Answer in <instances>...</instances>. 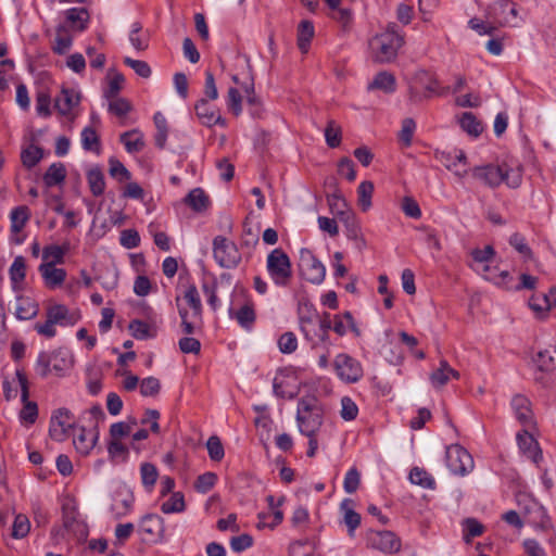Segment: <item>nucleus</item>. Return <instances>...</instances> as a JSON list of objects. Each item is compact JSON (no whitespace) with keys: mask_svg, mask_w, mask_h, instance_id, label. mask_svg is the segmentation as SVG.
I'll list each match as a JSON object with an SVG mask.
<instances>
[{"mask_svg":"<svg viewBox=\"0 0 556 556\" xmlns=\"http://www.w3.org/2000/svg\"><path fill=\"white\" fill-rule=\"evenodd\" d=\"M471 176L489 188H496L505 182L509 188H518L522 181V173L519 167L509 168L506 164H486L471 168Z\"/></svg>","mask_w":556,"mask_h":556,"instance_id":"nucleus-1","label":"nucleus"},{"mask_svg":"<svg viewBox=\"0 0 556 556\" xmlns=\"http://www.w3.org/2000/svg\"><path fill=\"white\" fill-rule=\"evenodd\" d=\"M403 43L404 39L399 33L397 25L394 23L388 25L383 33L376 35L370 41L375 61L378 63L392 62Z\"/></svg>","mask_w":556,"mask_h":556,"instance_id":"nucleus-2","label":"nucleus"},{"mask_svg":"<svg viewBox=\"0 0 556 556\" xmlns=\"http://www.w3.org/2000/svg\"><path fill=\"white\" fill-rule=\"evenodd\" d=\"M296 424L303 435L319 433L324 422V412L314 397H303L298 403Z\"/></svg>","mask_w":556,"mask_h":556,"instance_id":"nucleus-3","label":"nucleus"},{"mask_svg":"<svg viewBox=\"0 0 556 556\" xmlns=\"http://www.w3.org/2000/svg\"><path fill=\"white\" fill-rule=\"evenodd\" d=\"M73 355L66 349H58L51 353L40 352L35 365L36 372L46 378L52 371L62 377L73 367Z\"/></svg>","mask_w":556,"mask_h":556,"instance_id":"nucleus-4","label":"nucleus"},{"mask_svg":"<svg viewBox=\"0 0 556 556\" xmlns=\"http://www.w3.org/2000/svg\"><path fill=\"white\" fill-rule=\"evenodd\" d=\"M266 268L270 279L278 287H286L292 277L290 257L280 248L274 249L267 255Z\"/></svg>","mask_w":556,"mask_h":556,"instance_id":"nucleus-5","label":"nucleus"},{"mask_svg":"<svg viewBox=\"0 0 556 556\" xmlns=\"http://www.w3.org/2000/svg\"><path fill=\"white\" fill-rule=\"evenodd\" d=\"M213 255L223 268H235L241 261V253L236 243L223 236L214 238Z\"/></svg>","mask_w":556,"mask_h":556,"instance_id":"nucleus-6","label":"nucleus"},{"mask_svg":"<svg viewBox=\"0 0 556 556\" xmlns=\"http://www.w3.org/2000/svg\"><path fill=\"white\" fill-rule=\"evenodd\" d=\"M299 268L305 280L320 285L326 276V267L308 249H301Z\"/></svg>","mask_w":556,"mask_h":556,"instance_id":"nucleus-7","label":"nucleus"},{"mask_svg":"<svg viewBox=\"0 0 556 556\" xmlns=\"http://www.w3.org/2000/svg\"><path fill=\"white\" fill-rule=\"evenodd\" d=\"M446 466L452 473L465 476L473 469L472 456L459 444H452L445 452Z\"/></svg>","mask_w":556,"mask_h":556,"instance_id":"nucleus-8","label":"nucleus"},{"mask_svg":"<svg viewBox=\"0 0 556 556\" xmlns=\"http://www.w3.org/2000/svg\"><path fill=\"white\" fill-rule=\"evenodd\" d=\"M71 429H75L74 415L65 407L58 408L51 415L49 435L56 442H63L68 438Z\"/></svg>","mask_w":556,"mask_h":556,"instance_id":"nucleus-9","label":"nucleus"},{"mask_svg":"<svg viewBox=\"0 0 556 556\" xmlns=\"http://www.w3.org/2000/svg\"><path fill=\"white\" fill-rule=\"evenodd\" d=\"M300 330L304 338L312 344V348L319 343H326L319 330V315L315 309L307 308L306 313L300 311L299 315Z\"/></svg>","mask_w":556,"mask_h":556,"instance_id":"nucleus-10","label":"nucleus"},{"mask_svg":"<svg viewBox=\"0 0 556 556\" xmlns=\"http://www.w3.org/2000/svg\"><path fill=\"white\" fill-rule=\"evenodd\" d=\"M334 370L338 377L346 383H355L363 377L361 363L345 353L336 356Z\"/></svg>","mask_w":556,"mask_h":556,"instance_id":"nucleus-11","label":"nucleus"},{"mask_svg":"<svg viewBox=\"0 0 556 556\" xmlns=\"http://www.w3.org/2000/svg\"><path fill=\"white\" fill-rule=\"evenodd\" d=\"M15 375L21 387V400L24 404L20 413V418L26 424L31 425L38 417V406L35 402L28 401L29 390L26 375L22 370H16Z\"/></svg>","mask_w":556,"mask_h":556,"instance_id":"nucleus-12","label":"nucleus"},{"mask_svg":"<svg viewBox=\"0 0 556 556\" xmlns=\"http://www.w3.org/2000/svg\"><path fill=\"white\" fill-rule=\"evenodd\" d=\"M435 159L448 170H452L460 178L465 177L468 173L465 167L467 164V156L463 150L455 149L454 151H437Z\"/></svg>","mask_w":556,"mask_h":556,"instance_id":"nucleus-13","label":"nucleus"},{"mask_svg":"<svg viewBox=\"0 0 556 556\" xmlns=\"http://www.w3.org/2000/svg\"><path fill=\"white\" fill-rule=\"evenodd\" d=\"M370 546L384 554H394L401 549V540L392 531H378L369 539Z\"/></svg>","mask_w":556,"mask_h":556,"instance_id":"nucleus-14","label":"nucleus"},{"mask_svg":"<svg viewBox=\"0 0 556 556\" xmlns=\"http://www.w3.org/2000/svg\"><path fill=\"white\" fill-rule=\"evenodd\" d=\"M194 110L198 118L204 126L212 127L214 125H219L222 127H226V119L218 114V111L214 105H211L207 102V99H200L195 103Z\"/></svg>","mask_w":556,"mask_h":556,"instance_id":"nucleus-15","label":"nucleus"},{"mask_svg":"<svg viewBox=\"0 0 556 556\" xmlns=\"http://www.w3.org/2000/svg\"><path fill=\"white\" fill-rule=\"evenodd\" d=\"M510 405L516 419L525 428H532L534 426V416L528 397L521 394H516L513 396Z\"/></svg>","mask_w":556,"mask_h":556,"instance_id":"nucleus-16","label":"nucleus"},{"mask_svg":"<svg viewBox=\"0 0 556 556\" xmlns=\"http://www.w3.org/2000/svg\"><path fill=\"white\" fill-rule=\"evenodd\" d=\"M493 16L501 26H517V4L509 0L500 1L493 8Z\"/></svg>","mask_w":556,"mask_h":556,"instance_id":"nucleus-17","label":"nucleus"},{"mask_svg":"<svg viewBox=\"0 0 556 556\" xmlns=\"http://www.w3.org/2000/svg\"><path fill=\"white\" fill-rule=\"evenodd\" d=\"M139 530L151 541H159L165 532L164 519L155 514H148L142 517L139 523Z\"/></svg>","mask_w":556,"mask_h":556,"instance_id":"nucleus-18","label":"nucleus"},{"mask_svg":"<svg viewBox=\"0 0 556 556\" xmlns=\"http://www.w3.org/2000/svg\"><path fill=\"white\" fill-rule=\"evenodd\" d=\"M46 317L52 319L55 325L61 327L74 326L79 316L71 312L64 304H52L47 307Z\"/></svg>","mask_w":556,"mask_h":556,"instance_id":"nucleus-19","label":"nucleus"},{"mask_svg":"<svg viewBox=\"0 0 556 556\" xmlns=\"http://www.w3.org/2000/svg\"><path fill=\"white\" fill-rule=\"evenodd\" d=\"M529 428H525L522 431L517 433V442L519 448L525 455L531 458L534 463H539L542 459V451L539 447L538 441L528 431Z\"/></svg>","mask_w":556,"mask_h":556,"instance_id":"nucleus-20","label":"nucleus"},{"mask_svg":"<svg viewBox=\"0 0 556 556\" xmlns=\"http://www.w3.org/2000/svg\"><path fill=\"white\" fill-rule=\"evenodd\" d=\"M134 502L135 497L130 491L117 490L113 496L111 511L117 519L125 517L131 511Z\"/></svg>","mask_w":556,"mask_h":556,"instance_id":"nucleus-21","label":"nucleus"},{"mask_svg":"<svg viewBox=\"0 0 556 556\" xmlns=\"http://www.w3.org/2000/svg\"><path fill=\"white\" fill-rule=\"evenodd\" d=\"M38 270L43 279V282L49 289H56L61 287L66 279V270L58 268L52 264H40Z\"/></svg>","mask_w":556,"mask_h":556,"instance_id":"nucleus-22","label":"nucleus"},{"mask_svg":"<svg viewBox=\"0 0 556 556\" xmlns=\"http://www.w3.org/2000/svg\"><path fill=\"white\" fill-rule=\"evenodd\" d=\"M78 430L79 433L74 435L73 443L77 452L87 455L94 447L99 439V432L96 428L87 431L84 427H80Z\"/></svg>","mask_w":556,"mask_h":556,"instance_id":"nucleus-23","label":"nucleus"},{"mask_svg":"<svg viewBox=\"0 0 556 556\" xmlns=\"http://www.w3.org/2000/svg\"><path fill=\"white\" fill-rule=\"evenodd\" d=\"M63 526L65 530L77 539H86L88 535L87 526L78 519V513L75 509L63 511Z\"/></svg>","mask_w":556,"mask_h":556,"instance_id":"nucleus-24","label":"nucleus"},{"mask_svg":"<svg viewBox=\"0 0 556 556\" xmlns=\"http://www.w3.org/2000/svg\"><path fill=\"white\" fill-rule=\"evenodd\" d=\"M368 91L380 90L387 94H391L396 90L395 76L387 71L377 73L374 79L367 86Z\"/></svg>","mask_w":556,"mask_h":556,"instance_id":"nucleus-25","label":"nucleus"},{"mask_svg":"<svg viewBox=\"0 0 556 556\" xmlns=\"http://www.w3.org/2000/svg\"><path fill=\"white\" fill-rule=\"evenodd\" d=\"M451 378L458 379L459 372L453 369L445 359H441L439 367L434 369L430 375L431 384L434 388H442L450 381Z\"/></svg>","mask_w":556,"mask_h":556,"instance_id":"nucleus-26","label":"nucleus"},{"mask_svg":"<svg viewBox=\"0 0 556 556\" xmlns=\"http://www.w3.org/2000/svg\"><path fill=\"white\" fill-rule=\"evenodd\" d=\"M80 96L73 89H62L61 94L55 99V109L65 116L79 104Z\"/></svg>","mask_w":556,"mask_h":556,"instance_id":"nucleus-27","label":"nucleus"},{"mask_svg":"<svg viewBox=\"0 0 556 556\" xmlns=\"http://www.w3.org/2000/svg\"><path fill=\"white\" fill-rule=\"evenodd\" d=\"M15 316L21 320H29L37 316L39 312L38 304L29 298L17 296L15 301Z\"/></svg>","mask_w":556,"mask_h":556,"instance_id":"nucleus-28","label":"nucleus"},{"mask_svg":"<svg viewBox=\"0 0 556 556\" xmlns=\"http://www.w3.org/2000/svg\"><path fill=\"white\" fill-rule=\"evenodd\" d=\"M70 250V244L64 243L62 245L50 244L46 245L42 250V263L41 264H52V266H56L58 264L64 263V257Z\"/></svg>","mask_w":556,"mask_h":556,"instance_id":"nucleus-29","label":"nucleus"},{"mask_svg":"<svg viewBox=\"0 0 556 556\" xmlns=\"http://www.w3.org/2000/svg\"><path fill=\"white\" fill-rule=\"evenodd\" d=\"M119 140L128 153L141 152L146 146L143 135L139 129H131L123 132L119 136Z\"/></svg>","mask_w":556,"mask_h":556,"instance_id":"nucleus-30","label":"nucleus"},{"mask_svg":"<svg viewBox=\"0 0 556 556\" xmlns=\"http://www.w3.org/2000/svg\"><path fill=\"white\" fill-rule=\"evenodd\" d=\"M149 31L143 29L141 23L135 22L131 24L129 41L136 51L140 52L147 50L149 47Z\"/></svg>","mask_w":556,"mask_h":556,"instance_id":"nucleus-31","label":"nucleus"},{"mask_svg":"<svg viewBox=\"0 0 556 556\" xmlns=\"http://www.w3.org/2000/svg\"><path fill=\"white\" fill-rule=\"evenodd\" d=\"M185 203L194 212H204L211 204L210 198L201 188L192 189L185 198Z\"/></svg>","mask_w":556,"mask_h":556,"instance_id":"nucleus-32","label":"nucleus"},{"mask_svg":"<svg viewBox=\"0 0 556 556\" xmlns=\"http://www.w3.org/2000/svg\"><path fill=\"white\" fill-rule=\"evenodd\" d=\"M67 22L73 28L83 31L87 28L89 22V12L85 8H71L65 12Z\"/></svg>","mask_w":556,"mask_h":556,"instance_id":"nucleus-33","label":"nucleus"},{"mask_svg":"<svg viewBox=\"0 0 556 556\" xmlns=\"http://www.w3.org/2000/svg\"><path fill=\"white\" fill-rule=\"evenodd\" d=\"M184 300L191 308V318L201 320L202 302L195 285H189L184 292Z\"/></svg>","mask_w":556,"mask_h":556,"instance_id":"nucleus-34","label":"nucleus"},{"mask_svg":"<svg viewBox=\"0 0 556 556\" xmlns=\"http://www.w3.org/2000/svg\"><path fill=\"white\" fill-rule=\"evenodd\" d=\"M495 251L493 247L486 245L484 249H475L471 252L473 262L477 264L475 269L481 271L484 276L490 273V266L486 264L494 255Z\"/></svg>","mask_w":556,"mask_h":556,"instance_id":"nucleus-35","label":"nucleus"},{"mask_svg":"<svg viewBox=\"0 0 556 556\" xmlns=\"http://www.w3.org/2000/svg\"><path fill=\"white\" fill-rule=\"evenodd\" d=\"M339 220L344 224L349 239L356 241L358 247L366 244L354 213H345Z\"/></svg>","mask_w":556,"mask_h":556,"instance_id":"nucleus-36","label":"nucleus"},{"mask_svg":"<svg viewBox=\"0 0 556 556\" xmlns=\"http://www.w3.org/2000/svg\"><path fill=\"white\" fill-rule=\"evenodd\" d=\"M66 178V168L62 163L51 164L43 175V182L47 187H53L64 182Z\"/></svg>","mask_w":556,"mask_h":556,"instance_id":"nucleus-37","label":"nucleus"},{"mask_svg":"<svg viewBox=\"0 0 556 556\" xmlns=\"http://www.w3.org/2000/svg\"><path fill=\"white\" fill-rule=\"evenodd\" d=\"M314 37V25L309 21H302L298 29V47L302 53L308 51L311 40Z\"/></svg>","mask_w":556,"mask_h":556,"instance_id":"nucleus-38","label":"nucleus"},{"mask_svg":"<svg viewBox=\"0 0 556 556\" xmlns=\"http://www.w3.org/2000/svg\"><path fill=\"white\" fill-rule=\"evenodd\" d=\"M409 481L413 484H417L424 489H434L435 488V481L433 477L426 471L424 468L420 467H414L409 471Z\"/></svg>","mask_w":556,"mask_h":556,"instance_id":"nucleus-39","label":"nucleus"},{"mask_svg":"<svg viewBox=\"0 0 556 556\" xmlns=\"http://www.w3.org/2000/svg\"><path fill=\"white\" fill-rule=\"evenodd\" d=\"M87 180L90 191L94 197L103 194L105 189V180L103 173L99 167H94L88 170Z\"/></svg>","mask_w":556,"mask_h":556,"instance_id":"nucleus-40","label":"nucleus"},{"mask_svg":"<svg viewBox=\"0 0 556 556\" xmlns=\"http://www.w3.org/2000/svg\"><path fill=\"white\" fill-rule=\"evenodd\" d=\"M352 503L350 498H345L341 503V509L344 511V523L349 529L350 535H353L356 528L361 525V515L349 507Z\"/></svg>","mask_w":556,"mask_h":556,"instance_id":"nucleus-41","label":"nucleus"},{"mask_svg":"<svg viewBox=\"0 0 556 556\" xmlns=\"http://www.w3.org/2000/svg\"><path fill=\"white\" fill-rule=\"evenodd\" d=\"M459 124L462 129L472 137H478L483 130L482 124L471 112L463 113Z\"/></svg>","mask_w":556,"mask_h":556,"instance_id":"nucleus-42","label":"nucleus"},{"mask_svg":"<svg viewBox=\"0 0 556 556\" xmlns=\"http://www.w3.org/2000/svg\"><path fill=\"white\" fill-rule=\"evenodd\" d=\"M10 280L13 286L20 285L26 277V261L24 256H15L9 269Z\"/></svg>","mask_w":556,"mask_h":556,"instance_id":"nucleus-43","label":"nucleus"},{"mask_svg":"<svg viewBox=\"0 0 556 556\" xmlns=\"http://www.w3.org/2000/svg\"><path fill=\"white\" fill-rule=\"evenodd\" d=\"M81 147L86 151L100 153V138L92 127H85L81 131Z\"/></svg>","mask_w":556,"mask_h":556,"instance_id":"nucleus-44","label":"nucleus"},{"mask_svg":"<svg viewBox=\"0 0 556 556\" xmlns=\"http://www.w3.org/2000/svg\"><path fill=\"white\" fill-rule=\"evenodd\" d=\"M327 201L330 206L332 214L336 215L339 219L342 218L345 213H353L349 207L339 190H334L332 194L327 195Z\"/></svg>","mask_w":556,"mask_h":556,"instance_id":"nucleus-45","label":"nucleus"},{"mask_svg":"<svg viewBox=\"0 0 556 556\" xmlns=\"http://www.w3.org/2000/svg\"><path fill=\"white\" fill-rule=\"evenodd\" d=\"M11 230L15 233L22 231L29 219V208L27 206H17L11 212Z\"/></svg>","mask_w":556,"mask_h":556,"instance_id":"nucleus-46","label":"nucleus"},{"mask_svg":"<svg viewBox=\"0 0 556 556\" xmlns=\"http://www.w3.org/2000/svg\"><path fill=\"white\" fill-rule=\"evenodd\" d=\"M72 42L73 39L68 34H66L65 28L63 26H59L56 28V36L54 45L52 46V51L59 55L65 54L71 49Z\"/></svg>","mask_w":556,"mask_h":556,"instance_id":"nucleus-47","label":"nucleus"},{"mask_svg":"<svg viewBox=\"0 0 556 556\" xmlns=\"http://www.w3.org/2000/svg\"><path fill=\"white\" fill-rule=\"evenodd\" d=\"M529 306L539 316H545L551 309V298L547 293L533 294L529 300Z\"/></svg>","mask_w":556,"mask_h":556,"instance_id":"nucleus-48","label":"nucleus"},{"mask_svg":"<svg viewBox=\"0 0 556 556\" xmlns=\"http://www.w3.org/2000/svg\"><path fill=\"white\" fill-rule=\"evenodd\" d=\"M509 244L526 260L530 261L533 258V252L528 245L525 236L519 232H515L509 237Z\"/></svg>","mask_w":556,"mask_h":556,"instance_id":"nucleus-49","label":"nucleus"},{"mask_svg":"<svg viewBox=\"0 0 556 556\" xmlns=\"http://www.w3.org/2000/svg\"><path fill=\"white\" fill-rule=\"evenodd\" d=\"M43 156V150L37 146H29L21 153V160L26 168L36 166Z\"/></svg>","mask_w":556,"mask_h":556,"instance_id":"nucleus-50","label":"nucleus"},{"mask_svg":"<svg viewBox=\"0 0 556 556\" xmlns=\"http://www.w3.org/2000/svg\"><path fill=\"white\" fill-rule=\"evenodd\" d=\"M185 508L186 504L181 492H174L170 497L161 505V510L164 514L181 513Z\"/></svg>","mask_w":556,"mask_h":556,"instance_id":"nucleus-51","label":"nucleus"},{"mask_svg":"<svg viewBox=\"0 0 556 556\" xmlns=\"http://www.w3.org/2000/svg\"><path fill=\"white\" fill-rule=\"evenodd\" d=\"M128 329L131 336L137 340H146L154 337L150 325L140 319L131 320L129 323Z\"/></svg>","mask_w":556,"mask_h":556,"instance_id":"nucleus-52","label":"nucleus"},{"mask_svg":"<svg viewBox=\"0 0 556 556\" xmlns=\"http://www.w3.org/2000/svg\"><path fill=\"white\" fill-rule=\"evenodd\" d=\"M140 475L143 486L151 491L157 480L159 471L151 463H142L140 466Z\"/></svg>","mask_w":556,"mask_h":556,"instance_id":"nucleus-53","label":"nucleus"},{"mask_svg":"<svg viewBox=\"0 0 556 556\" xmlns=\"http://www.w3.org/2000/svg\"><path fill=\"white\" fill-rule=\"evenodd\" d=\"M124 83V75L117 72L114 73L113 76L109 78L108 86L103 89V97L105 99L118 97V93L122 90Z\"/></svg>","mask_w":556,"mask_h":556,"instance_id":"nucleus-54","label":"nucleus"},{"mask_svg":"<svg viewBox=\"0 0 556 556\" xmlns=\"http://www.w3.org/2000/svg\"><path fill=\"white\" fill-rule=\"evenodd\" d=\"M342 139L341 127L334 122L329 121L325 129V140L329 148H337L340 146Z\"/></svg>","mask_w":556,"mask_h":556,"instance_id":"nucleus-55","label":"nucleus"},{"mask_svg":"<svg viewBox=\"0 0 556 556\" xmlns=\"http://www.w3.org/2000/svg\"><path fill=\"white\" fill-rule=\"evenodd\" d=\"M374 193V184L369 180L362 181L357 188L358 202L363 211L371 206V197Z\"/></svg>","mask_w":556,"mask_h":556,"instance_id":"nucleus-56","label":"nucleus"},{"mask_svg":"<svg viewBox=\"0 0 556 556\" xmlns=\"http://www.w3.org/2000/svg\"><path fill=\"white\" fill-rule=\"evenodd\" d=\"M109 102V112L118 116L124 117L131 111L130 102L125 98H111L108 99Z\"/></svg>","mask_w":556,"mask_h":556,"instance_id":"nucleus-57","label":"nucleus"},{"mask_svg":"<svg viewBox=\"0 0 556 556\" xmlns=\"http://www.w3.org/2000/svg\"><path fill=\"white\" fill-rule=\"evenodd\" d=\"M464 526V540L469 543L472 538L479 536L483 533L484 527L476 518H467L463 522Z\"/></svg>","mask_w":556,"mask_h":556,"instance_id":"nucleus-58","label":"nucleus"},{"mask_svg":"<svg viewBox=\"0 0 556 556\" xmlns=\"http://www.w3.org/2000/svg\"><path fill=\"white\" fill-rule=\"evenodd\" d=\"M216 481H217V476L214 472H211V471L204 472L197 478V480L194 482V489L197 490V492L205 494L211 489H213Z\"/></svg>","mask_w":556,"mask_h":556,"instance_id":"nucleus-59","label":"nucleus"},{"mask_svg":"<svg viewBox=\"0 0 556 556\" xmlns=\"http://www.w3.org/2000/svg\"><path fill=\"white\" fill-rule=\"evenodd\" d=\"M109 173L118 181L129 180L131 178L130 172L117 159L111 157L109 161Z\"/></svg>","mask_w":556,"mask_h":556,"instance_id":"nucleus-60","label":"nucleus"},{"mask_svg":"<svg viewBox=\"0 0 556 556\" xmlns=\"http://www.w3.org/2000/svg\"><path fill=\"white\" fill-rule=\"evenodd\" d=\"M208 456L214 462H220L224 458L225 451L220 439L217 435H211L206 442Z\"/></svg>","mask_w":556,"mask_h":556,"instance_id":"nucleus-61","label":"nucleus"},{"mask_svg":"<svg viewBox=\"0 0 556 556\" xmlns=\"http://www.w3.org/2000/svg\"><path fill=\"white\" fill-rule=\"evenodd\" d=\"M416 129V123L413 118H405L402 122V128L399 134V140L402 142L404 147H409L413 141V136Z\"/></svg>","mask_w":556,"mask_h":556,"instance_id":"nucleus-62","label":"nucleus"},{"mask_svg":"<svg viewBox=\"0 0 556 556\" xmlns=\"http://www.w3.org/2000/svg\"><path fill=\"white\" fill-rule=\"evenodd\" d=\"M124 64L129 66L138 76L142 78H149L152 75V70L146 61L125 56Z\"/></svg>","mask_w":556,"mask_h":556,"instance_id":"nucleus-63","label":"nucleus"},{"mask_svg":"<svg viewBox=\"0 0 556 556\" xmlns=\"http://www.w3.org/2000/svg\"><path fill=\"white\" fill-rule=\"evenodd\" d=\"M279 351L283 354H291L298 349V339L291 331L282 333L278 339Z\"/></svg>","mask_w":556,"mask_h":556,"instance_id":"nucleus-64","label":"nucleus"}]
</instances>
